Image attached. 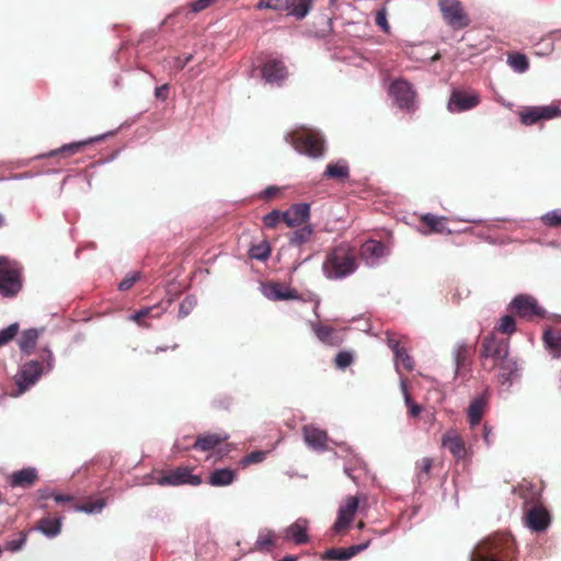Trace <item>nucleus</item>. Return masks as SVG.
I'll return each mask as SVG.
<instances>
[{"label": "nucleus", "mask_w": 561, "mask_h": 561, "mask_svg": "<svg viewBox=\"0 0 561 561\" xmlns=\"http://www.w3.org/2000/svg\"><path fill=\"white\" fill-rule=\"evenodd\" d=\"M357 268V250L348 242H341L328 250L322 263V272L331 280L346 278Z\"/></svg>", "instance_id": "f257e3e1"}, {"label": "nucleus", "mask_w": 561, "mask_h": 561, "mask_svg": "<svg viewBox=\"0 0 561 561\" xmlns=\"http://www.w3.org/2000/svg\"><path fill=\"white\" fill-rule=\"evenodd\" d=\"M515 550V542L511 537L488 538L477 546L471 561H512Z\"/></svg>", "instance_id": "f03ea898"}, {"label": "nucleus", "mask_w": 561, "mask_h": 561, "mask_svg": "<svg viewBox=\"0 0 561 561\" xmlns=\"http://www.w3.org/2000/svg\"><path fill=\"white\" fill-rule=\"evenodd\" d=\"M510 355L508 340L500 339L493 333L485 336L480 348L482 369L485 371L495 370V364Z\"/></svg>", "instance_id": "7ed1b4c3"}, {"label": "nucleus", "mask_w": 561, "mask_h": 561, "mask_svg": "<svg viewBox=\"0 0 561 561\" xmlns=\"http://www.w3.org/2000/svg\"><path fill=\"white\" fill-rule=\"evenodd\" d=\"M22 289V267L15 261L0 256V295L15 297Z\"/></svg>", "instance_id": "20e7f679"}, {"label": "nucleus", "mask_w": 561, "mask_h": 561, "mask_svg": "<svg viewBox=\"0 0 561 561\" xmlns=\"http://www.w3.org/2000/svg\"><path fill=\"white\" fill-rule=\"evenodd\" d=\"M291 146L300 153L319 158L324 152L323 139L313 130L299 129L289 134Z\"/></svg>", "instance_id": "39448f33"}, {"label": "nucleus", "mask_w": 561, "mask_h": 561, "mask_svg": "<svg viewBox=\"0 0 561 561\" xmlns=\"http://www.w3.org/2000/svg\"><path fill=\"white\" fill-rule=\"evenodd\" d=\"M444 22L454 31L468 27L471 19L460 0H437Z\"/></svg>", "instance_id": "423d86ee"}, {"label": "nucleus", "mask_w": 561, "mask_h": 561, "mask_svg": "<svg viewBox=\"0 0 561 561\" xmlns=\"http://www.w3.org/2000/svg\"><path fill=\"white\" fill-rule=\"evenodd\" d=\"M314 0H260L256 8L286 11L288 15L302 20L313 7Z\"/></svg>", "instance_id": "0eeeda50"}, {"label": "nucleus", "mask_w": 561, "mask_h": 561, "mask_svg": "<svg viewBox=\"0 0 561 561\" xmlns=\"http://www.w3.org/2000/svg\"><path fill=\"white\" fill-rule=\"evenodd\" d=\"M192 469L188 467H178L175 469L162 472L160 476L153 479L159 485H199L202 479L199 476L192 474Z\"/></svg>", "instance_id": "6e6552de"}, {"label": "nucleus", "mask_w": 561, "mask_h": 561, "mask_svg": "<svg viewBox=\"0 0 561 561\" xmlns=\"http://www.w3.org/2000/svg\"><path fill=\"white\" fill-rule=\"evenodd\" d=\"M510 308L515 314L527 320L543 318L546 314V310L538 305L537 300L525 294L517 295L512 300Z\"/></svg>", "instance_id": "1a4fd4ad"}, {"label": "nucleus", "mask_w": 561, "mask_h": 561, "mask_svg": "<svg viewBox=\"0 0 561 561\" xmlns=\"http://www.w3.org/2000/svg\"><path fill=\"white\" fill-rule=\"evenodd\" d=\"M390 95L401 110L413 111L415 107V91L407 80H394L389 88Z\"/></svg>", "instance_id": "9d476101"}, {"label": "nucleus", "mask_w": 561, "mask_h": 561, "mask_svg": "<svg viewBox=\"0 0 561 561\" xmlns=\"http://www.w3.org/2000/svg\"><path fill=\"white\" fill-rule=\"evenodd\" d=\"M561 115V110L554 105L526 106L519 111L522 124L530 126L541 121L552 119Z\"/></svg>", "instance_id": "9b49d317"}, {"label": "nucleus", "mask_w": 561, "mask_h": 561, "mask_svg": "<svg viewBox=\"0 0 561 561\" xmlns=\"http://www.w3.org/2000/svg\"><path fill=\"white\" fill-rule=\"evenodd\" d=\"M358 507L359 497L353 495L346 496L344 503L339 508L337 518L332 526V530L335 534L346 531L352 524Z\"/></svg>", "instance_id": "f8f14e48"}, {"label": "nucleus", "mask_w": 561, "mask_h": 561, "mask_svg": "<svg viewBox=\"0 0 561 561\" xmlns=\"http://www.w3.org/2000/svg\"><path fill=\"white\" fill-rule=\"evenodd\" d=\"M480 101L479 93L456 89L450 94L447 107L451 113H459L474 108Z\"/></svg>", "instance_id": "ddd939ff"}, {"label": "nucleus", "mask_w": 561, "mask_h": 561, "mask_svg": "<svg viewBox=\"0 0 561 561\" xmlns=\"http://www.w3.org/2000/svg\"><path fill=\"white\" fill-rule=\"evenodd\" d=\"M44 371V366L38 360L26 362L16 379L20 392H24L30 386H33Z\"/></svg>", "instance_id": "4468645a"}, {"label": "nucleus", "mask_w": 561, "mask_h": 561, "mask_svg": "<svg viewBox=\"0 0 561 561\" xmlns=\"http://www.w3.org/2000/svg\"><path fill=\"white\" fill-rule=\"evenodd\" d=\"M526 526L533 531H545L550 523L551 517L549 512L542 505H535L525 513Z\"/></svg>", "instance_id": "2eb2a0df"}, {"label": "nucleus", "mask_w": 561, "mask_h": 561, "mask_svg": "<svg viewBox=\"0 0 561 561\" xmlns=\"http://www.w3.org/2000/svg\"><path fill=\"white\" fill-rule=\"evenodd\" d=\"M442 445L457 459L463 460L468 456V449L461 435L456 430L447 431L442 437Z\"/></svg>", "instance_id": "dca6fc26"}, {"label": "nucleus", "mask_w": 561, "mask_h": 561, "mask_svg": "<svg viewBox=\"0 0 561 561\" xmlns=\"http://www.w3.org/2000/svg\"><path fill=\"white\" fill-rule=\"evenodd\" d=\"M371 542V539L368 538L367 540L363 541L358 545H353L347 548H331L328 549L324 554L323 559L329 561H346L351 558L355 557L356 554L360 553L362 551L366 550Z\"/></svg>", "instance_id": "f3484780"}, {"label": "nucleus", "mask_w": 561, "mask_h": 561, "mask_svg": "<svg viewBox=\"0 0 561 561\" xmlns=\"http://www.w3.org/2000/svg\"><path fill=\"white\" fill-rule=\"evenodd\" d=\"M264 295L274 301L299 299L298 291L280 283H268L264 286Z\"/></svg>", "instance_id": "a211bd4d"}, {"label": "nucleus", "mask_w": 561, "mask_h": 561, "mask_svg": "<svg viewBox=\"0 0 561 561\" xmlns=\"http://www.w3.org/2000/svg\"><path fill=\"white\" fill-rule=\"evenodd\" d=\"M262 75L266 82L280 84L287 78V69L283 61L271 59L263 65Z\"/></svg>", "instance_id": "6ab92c4d"}, {"label": "nucleus", "mask_w": 561, "mask_h": 561, "mask_svg": "<svg viewBox=\"0 0 561 561\" xmlns=\"http://www.w3.org/2000/svg\"><path fill=\"white\" fill-rule=\"evenodd\" d=\"M495 369H499L496 375L497 382L501 385H511L513 379L517 376L518 365L515 358L507 355L504 359L495 364Z\"/></svg>", "instance_id": "aec40b11"}, {"label": "nucleus", "mask_w": 561, "mask_h": 561, "mask_svg": "<svg viewBox=\"0 0 561 561\" xmlns=\"http://www.w3.org/2000/svg\"><path fill=\"white\" fill-rule=\"evenodd\" d=\"M310 217V206L306 203L295 204L284 211V222L288 227H297L305 224Z\"/></svg>", "instance_id": "412c9836"}, {"label": "nucleus", "mask_w": 561, "mask_h": 561, "mask_svg": "<svg viewBox=\"0 0 561 561\" xmlns=\"http://www.w3.org/2000/svg\"><path fill=\"white\" fill-rule=\"evenodd\" d=\"M304 439L307 445L313 449L324 450L328 444V434L312 425H305L302 427Z\"/></svg>", "instance_id": "4be33fe9"}, {"label": "nucleus", "mask_w": 561, "mask_h": 561, "mask_svg": "<svg viewBox=\"0 0 561 561\" xmlns=\"http://www.w3.org/2000/svg\"><path fill=\"white\" fill-rule=\"evenodd\" d=\"M228 439L227 434L219 433H207L197 436L195 443L193 444L194 449H198L202 451H208L224 443Z\"/></svg>", "instance_id": "5701e85b"}, {"label": "nucleus", "mask_w": 561, "mask_h": 561, "mask_svg": "<svg viewBox=\"0 0 561 561\" xmlns=\"http://www.w3.org/2000/svg\"><path fill=\"white\" fill-rule=\"evenodd\" d=\"M421 224H423L427 230L424 231L425 234L428 233H451V230L446 226V217H439L433 214H425L421 216Z\"/></svg>", "instance_id": "b1692460"}, {"label": "nucleus", "mask_w": 561, "mask_h": 561, "mask_svg": "<svg viewBox=\"0 0 561 561\" xmlns=\"http://www.w3.org/2000/svg\"><path fill=\"white\" fill-rule=\"evenodd\" d=\"M37 470L35 468H24L11 474L10 484L27 489L37 481Z\"/></svg>", "instance_id": "393cba45"}, {"label": "nucleus", "mask_w": 561, "mask_h": 561, "mask_svg": "<svg viewBox=\"0 0 561 561\" xmlns=\"http://www.w3.org/2000/svg\"><path fill=\"white\" fill-rule=\"evenodd\" d=\"M474 347L466 343H459L454 348L455 375H459L468 365Z\"/></svg>", "instance_id": "a878e982"}, {"label": "nucleus", "mask_w": 561, "mask_h": 561, "mask_svg": "<svg viewBox=\"0 0 561 561\" xmlns=\"http://www.w3.org/2000/svg\"><path fill=\"white\" fill-rule=\"evenodd\" d=\"M44 332V328L42 329H27L23 331L19 337V347L20 350L30 355L35 348L36 342L39 335Z\"/></svg>", "instance_id": "bb28decb"}, {"label": "nucleus", "mask_w": 561, "mask_h": 561, "mask_svg": "<svg viewBox=\"0 0 561 561\" xmlns=\"http://www.w3.org/2000/svg\"><path fill=\"white\" fill-rule=\"evenodd\" d=\"M306 520L298 519L285 529V538L291 539L296 545L307 543L309 538L307 535Z\"/></svg>", "instance_id": "cd10ccee"}, {"label": "nucleus", "mask_w": 561, "mask_h": 561, "mask_svg": "<svg viewBox=\"0 0 561 561\" xmlns=\"http://www.w3.org/2000/svg\"><path fill=\"white\" fill-rule=\"evenodd\" d=\"M93 139L76 141L68 145H64L56 150H51L46 156L47 157H59V158H68L71 157L85 148L88 145L92 144Z\"/></svg>", "instance_id": "c85d7f7f"}, {"label": "nucleus", "mask_w": 561, "mask_h": 561, "mask_svg": "<svg viewBox=\"0 0 561 561\" xmlns=\"http://www.w3.org/2000/svg\"><path fill=\"white\" fill-rule=\"evenodd\" d=\"M236 472L231 469H216L209 476V483L214 486H226L233 482Z\"/></svg>", "instance_id": "c756f323"}, {"label": "nucleus", "mask_w": 561, "mask_h": 561, "mask_svg": "<svg viewBox=\"0 0 561 561\" xmlns=\"http://www.w3.org/2000/svg\"><path fill=\"white\" fill-rule=\"evenodd\" d=\"M323 175L329 179L345 181L350 176V169L344 161L329 163Z\"/></svg>", "instance_id": "7c9ffc66"}, {"label": "nucleus", "mask_w": 561, "mask_h": 561, "mask_svg": "<svg viewBox=\"0 0 561 561\" xmlns=\"http://www.w3.org/2000/svg\"><path fill=\"white\" fill-rule=\"evenodd\" d=\"M542 340L554 357L561 354V331L546 330Z\"/></svg>", "instance_id": "2f4dec72"}, {"label": "nucleus", "mask_w": 561, "mask_h": 561, "mask_svg": "<svg viewBox=\"0 0 561 561\" xmlns=\"http://www.w3.org/2000/svg\"><path fill=\"white\" fill-rule=\"evenodd\" d=\"M277 540L278 536L274 531H261L255 542V549L268 552L276 546Z\"/></svg>", "instance_id": "473e14b6"}, {"label": "nucleus", "mask_w": 561, "mask_h": 561, "mask_svg": "<svg viewBox=\"0 0 561 561\" xmlns=\"http://www.w3.org/2000/svg\"><path fill=\"white\" fill-rule=\"evenodd\" d=\"M37 529H39L43 534H45L48 537H55L60 533L61 519L44 517L38 520Z\"/></svg>", "instance_id": "72a5a7b5"}, {"label": "nucleus", "mask_w": 561, "mask_h": 561, "mask_svg": "<svg viewBox=\"0 0 561 561\" xmlns=\"http://www.w3.org/2000/svg\"><path fill=\"white\" fill-rule=\"evenodd\" d=\"M485 401L482 398L474 399L468 408V421L473 427L478 425L483 416Z\"/></svg>", "instance_id": "f704fd0d"}, {"label": "nucleus", "mask_w": 561, "mask_h": 561, "mask_svg": "<svg viewBox=\"0 0 561 561\" xmlns=\"http://www.w3.org/2000/svg\"><path fill=\"white\" fill-rule=\"evenodd\" d=\"M312 330L321 342L329 345L337 344V340L335 339V330L332 327L313 323Z\"/></svg>", "instance_id": "c9c22d12"}, {"label": "nucleus", "mask_w": 561, "mask_h": 561, "mask_svg": "<svg viewBox=\"0 0 561 561\" xmlns=\"http://www.w3.org/2000/svg\"><path fill=\"white\" fill-rule=\"evenodd\" d=\"M105 500L102 497L95 500H87L82 503H77L73 507L77 512H83L88 514L100 513L105 506Z\"/></svg>", "instance_id": "e433bc0d"}, {"label": "nucleus", "mask_w": 561, "mask_h": 561, "mask_svg": "<svg viewBox=\"0 0 561 561\" xmlns=\"http://www.w3.org/2000/svg\"><path fill=\"white\" fill-rule=\"evenodd\" d=\"M312 233V227L310 225H306L291 233L289 238L290 244L300 247L301 244L308 242L311 239Z\"/></svg>", "instance_id": "4c0bfd02"}, {"label": "nucleus", "mask_w": 561, "mask_h": 561, "mask_svg": "<svg viewBox=\"0 0 561 561\" xmlns=\"http://www.w3.org/2000/svg\"><path fill=\"white\" fill-rule=\"evenodd\" d=\"M385 245L380 241L368 240L362 245L363 255L381 257L385 254Z\"/></svg>", "instance_id": "58836bf2"}, {"label": "nucleus", "mask_w": 561, "mask_h": 561, "mask_svg": "<svg viewBox=\"0 0 561 561\" xmlns=\"http://www.w3.org/2000/svg\"><path fill=\"white\" fill-rule=\"evenodd\" d=\"M249 255L252 259L265 261L271 255V245L267 241H262L257 244H253L250 248Z\"/></svg>", "instance_id": "ea45409f"}, {"label": "nucleus", "mask_w": 561, "mask_h": 561, "mask_svg": "<svg viewBox=\"0 0 561 561\" xmlns=\"http://www.w3.org/2000/svg\"><path fill=\"white\" fill-rule=\"evenodd\" d=\"M433 463V459L428 457H424L416 462V477L420 483L428 480Z\"/></svg>", "instance_id": "a19ab883"}, {"label": "nucleus", "mask_w": 561, "mask_h": 561, "mask_svg": "<svg viewBox=\"0 0 561 561\" xmlns=\"http://www.w3.org/2000/svg\"><path fill=\"white\" fill-rule=\"evenodd\" d=\"M394 360L398 369L402 368L405 371H412L414 368V360L404 347L401 351H397Z\"/></svg>", "instance_id": "79ce46f5"}, {"label": "nucleus", "mask_w": 561, "mask_h": 561, "mask_svg": "<svg viewBox=\"0 0 561 561\" xmlns=\"http://www.w3.org/2000/svg\"><path fill=\"white\" fill-rule=\"evenodd\" d=\"M495 330L503 334H513L516 330L514 318L510 314L503 316L495 325Z\"/></svg>", "instance_id": "37998d69"}, {"label": "nucleus", "mask_w": 561, "mask_h": 561, "mask_svg": "<svg viewBox=\"0 0 561 561\" xmlns=\"http://www.w3.org/2000/svg\"><path fill=\"white\" fill-rule=\"evenodd\" d=\"M508 64L514 70L518 72H525L529 67L527 57L519 53L510 55Z\"/></svg>", "instance_id": "c03bdc74"}, {"label": "nucleus", "mask_w": 561, "mask_h": 561, "mask_svg": "<svg viewBox=\"0 0 561 561\" xmlns=\"http://www.w3.org/2000/svg\"><path fill=\"white\" fill-rule=\"evenodd\" d=\"M284 221V211L272 210L263 217V222L266 228L274 229L279 222Z\"/></svg>", "instance_id": "a18cd8bd"}, {"label": "nucleus", "mask_w": 561, "mask_h": 561, "mask_svg": "<svg viewBox=\"0 0 561 561\" xmlns=\"http://www.w3.org/2000/svg\"><path fill=\"white\" fill-rule=\"evenodd\" d=\"M19 323H12L8 328L0 330V347L12 341L19 332Z\"/></svg>", "instance_id": "49530a36"}, {"label": "nucleus", "mask_w": 561, "mask_h": 561, "mask_svg": "<svg viewBox=\"0 0 561 561\" xmlns=\"http://www.w3.org/2000/svg\"><path fill=\"white\" fill-rule=\"evenodd\" d=\"M403 392H404V401L409 409L410 416L417 417L422 412V407L412 400L405 386H403Z\"/></svg>", "instance_id": "de8ad7c7"}, {"label": "nucleus", "mask_w": 561, "mask_h": 561, "mask_svg": "<svg viewBox=\"0 0 561 561\" xmlns=\"http://www.w3.org/2000/svg\"><path fill=\"white\" fill-rule=\"evenodd\" d=\"M197 301L194 297H185L181 305H180V309H179V317L180 318H185L187 317L192 310L195 308Z\"/></svg>", "instance_id": "09e8293b"}, {"label": "nucleus", "mask_w": 561, "mask_h": 561, "mask_svg": "<svg viewBox=\"0 0 561 561\" xmlns=\"http://www.w3.org/2000/svg\"><path fill=\"white\" fill-rule=\"evenodd\" d=\"M542 221L547 226L552 227V228L561 227V210L557 209V210H552V211L547 213L542 217Z\"/></svg>", "instance_id": "8fccbe9b"}, {"label": "nucleus", "mask_w": 561, "mask_h": 561, "mask_svg": "<svg viewBox=\"0 0 561 561\" xmlns=\"http://www.w3.org/2000/svg\"><path fill=\"white\" fill-rule=\"evenodd\" d=\"M266 451H262V450H255V451H251L250 454H248L242 460H241V463L243 466H248V465H251V463H259V462H262L265 457H266Z\"/></svg>", "instance_id": "3c124183"}, {"label": "nucleus", "mask_w": 561, "mask_h": 561, "mask_svg": "<svg viewBox=\"0 0 561 561\" xmlns=\"http://www.w3.org/2000/svg\"><path fill=\"white\" fill-rule=\"evenodd\" d=\"M154 308L156 307L140 309L139 311H137L136 313H134L131 316V320H134L136 323H138L141 327L148 328L149 324H147L145 322V318H147Z\"/></svg>", "instance_id": "603ef678"}, {"label": "nucleus", "mask_w": 561, "mask_h": 561, "mask_svg": "<svg viewBox=\"0 0 561 561\" xmlns=\"http://www.w3.org/2000/svg\"><path fill=\"white\" fill-rule=\"evenodd\" d=\"M353 363V355L350 352H340L335 357V365L339 368H346Z\"/></svg>", "instance_id": "864d4df0"}, {"label": "nucleus", "mask_w": 561, "mask_h": 561, "mask_svg": "<svg viewBox=\"0 0 561 561\" xmlns=\"http://www.w3.org/2000/svg\"><path fill=\"white\" fill-rule=\"evenodd\" d=\"M140 278L139 273H134L131 275H127L118 285L119 290H128L134 286V284Z\"/></svg>", "instance_id": "5fc2aeb1"}, {"label": "nucleus", "mask_w": 561, "mask_h": 561, "mask_svg": "<svg viewBox=\"0 0 561 561\" xmlns=\"http://www.w3.org/2000/svg\"><path fill=\"white\" fill-rule=\"evenodd\" d=\"M42 364H46V367L47 369H51L53 367V363H54V356H53V353L50 350H48L47 347L43 348L42 350Z\"/></svg>", "instance_id": "6e6d98bb"}, {"label": "nucleus", "mask_w": 561, "mask_h": 561, "mask_svg": "<svg viewBox=\"0 0 561 561\" xmlns=\"http://www.w3.org/2000/svg\"><path fill=\"white\" fill-rule=\"evenodd\" d=\"M375 21L378 26H380L385 32H388L389 24L386 18V13L383 11L377 12Z\"/></svg>", "instance_id": "4d7b16f0"}, {"label": "nucleus", "mask_w": 561, "mask_h": 561, "mask_svg": "<svg viewBox=\"0 0 561 561\" xmlns=\"http://www.w3.org/2000/svg\"><path fill=\"white\" fill-rule=\"evenodd\" d=\"M154 95L157 99L165 101L169 96V84H162L161 87H158L154 91Z\"/></svg>", "instance_id": "13d9d810"}, {"label": "nucleus", "mask_w": 561, "mask_h": 561, "mask_svg": "<svg viewBox=\"0 0 561 561\" xmlns=\"http://www.w3.org/2000/svg\"><path fill=\"white\" fill-rule=\"evenodd\" d=\"M25 541H26V537H25V535H23L20 539L10 541L8 543V548L12 551H16L23 547Z\"/></svg>", "instance_id": "bf43d9fd"}, {"label": "nucleus", "mask_w": 561, "mask_h": 561, "mask_svg": "<svg viewBox=\"0 0 561 561\" xmlns=\"http://www.w3.org/2000/svg\"><path fill=\"white\" fill-rule=\"evenodd\" d=\"M54 500L57 503H71V502H73L75 497L72 495H69V494H56L55 493Z\"/></svg>", "instance_id": "052dcab7"}, {"label": "nucleus", "mask_w": 561, "mask_h": 561, "mask_svg": "<svg viewBox=\"0 0 561 561\" xmlns=\"http://www.w3.org/2000/svg\"><path fill=\"white\" fill-rule=\"evenodd\" d=\"M278 191L279 188L276 186H268L264 190L263 196L267 199L273 198L278 193Z\"/></svg>", "instance_id": "680f3d73"}, {"label": "nucleus", "mask_w": 561, "mask_h": 561, "mask_svg": "<svg viewBox=\"0 0 561 561\" xmlns=\"http://www.w3.org/2000/svg\"><path fill=\"white\" fill-rule=\"evenodd\" d=\"M388 345L393 351L394 355L397 354V351H401L403 348V346L400 345V342L393 339H389Z\"/></svg>", "instance_id": "e2e57ef3"}, {"label": "nucleus", "mask_w": 561, "mask_h": 561, "mask_svg": "<svg viewBox=\"0 0 561 561\" xmlns=\"http://www.w3.org/2000/svg\"><path fill=\"white\" fill-rule=\"evenodd\" d=\"M38 493H39V499H43V500L50 499V497L54 499V495H55L54 492H50L48 490H39Z\"/></svg>", "instance_id": "0e129e2a"}, {"label": "nucleus", "mask_w": 561, "mask_h": 561, "mask_svg": "<svg viewBox=\"0 0 561 561\" xmlns=\"http://www.w3.org/2000/svg\"><path fill=\"white\" fill-rule=\"evenodd\" d=\"M490 436H491V428H489L486 425H484L483 438L488 445L491 444Z\"/></svg>", "instance_id": "69168bd1"}, {"label": "nucleus", "mask_w": 561, "mask_h": 561, "mask_svg": "<svg viewBox=\"0 0 561 561\" xmlns=\"http://www.w3.org/2000/svg\"><path fill=\"white\" fill-rule=\"evenodd\" d=\"M297 560H298V557H296V556H286L278 561H297Z\"/></svg>", "instance_id": "338daca9"}, {"label": "nucleus", "mask_w": 561, "mask_h": 561, "mask_svg": "<svg viewBox=\"0 0 561 561\" xmlns=\"http://www.w3.org/2000/svg\"><path fill=\"white\" fill-rule=\"evenodd\" d=\"M162 304H165V307L162 308V311H164L172 304V299H168L167 301H162L158 307H161Z\"/></svg>", "instance_id": "774afa93"}]
</instances>
